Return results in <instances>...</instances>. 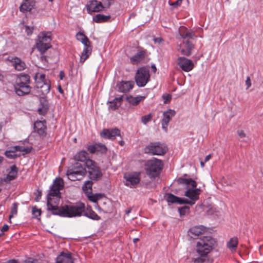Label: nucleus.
I'll return each mask as SVG.
<instances>
[{"label":"nucleus","mask_w":263,"mask_h":263,"mask_svg":"<svg viewBox=\"0 0 263 263\" xmlns=\"http://www.w3.org/2000/svg\"><path fill=\"white\" fill-rule=\"evenodd\" d=\"M216 243L215 240L211 236H205L198 239L196 242V251L199 257L193 259L194 263H211L208 254Z\"/></svg>","instance_id":"obj_1"},{"label":"nucleus","mask_w":263,"mask_h":263,"mask_svg":"<svg viewBox=\"0 0 263 263\" xmlns=\"http://www.w3.org/2000/svg\"><path fill=\"white\" fill-rule=\"evenodd\" d=\"M179 35L181 39L184 40L182 44L179 46L178 50L183 55L187 57L191 54L192 50L194 48V45L189 39H192L195 33L194 32L189 31L185 27H181L179 30Z\"/></svg>","instance_id":"obj_2"},{"label":"nucleus","mask_w":263,"mask_h":263,"mask_svg":"<svg viewBox=\"0 0 263 263\" xmlns=\"http://www.w3.org/2000/svg\"><path fill=\"white\" fill-rule=\"evenodd\" d=\"M178 184L185 185L186 191L184 195L190 199L191 201L195 202L199 199L200 190L197 189V183L192 179H187L180 177L177 180Z\"/></svg>","instance_id":"obj_3"},{"label":"nucleus","mask_w":263,"mask_h":263,"mask_svg":"<svg viewBox=\"0 0 263 263\" xmlns=\"http://www.w3.org/2000/svg\"><path fill=\"white\" fill-rule=\"evenodd\" d=\"M64 185L63 181L61 178H57L50 187V189L47 196V203L51 201L52 205H59L61 198L60 191Z\"/></svg>","instance_id":"obj_4"},{"label":"nucleus","mask_w":263,"mask_h":263,"mask_svg":"<svg viewBox=\"0 0 263 263\" xmlns=\"http://www.w3.org/2000/svg\"><path fill=\"white\" fill-rule=\"evenodd\" d=\"M86 170L83 165L76 162L67 170L66 175L68 178L73 181L81 180L86 175Z\"/></svg>","instance_id":"obj_5"},{"label":"nucleus","mask_w":263,"mask_h":263,"mask_svg":"<svg viewBox=\"0 0 263 263\" xmlns=\"http://www.w3.org/2000/svg\"><path fill=\"white\" fill-rule=\"evenodd\" d=\"M163 167L161 160L154 159L148 160L145 164V171L150 178H155L158 176Z\"/></svg>","instance_id":"obj_6"},{"label":"nucleus","mask_w":263,"mask_h":263,"mask_svg":"<svg viewBox=\"0 0 263 263\" xmlns=\"http://www.w3.org/2000/svg\"><path fill=\"white\" fill-rule=\"evenodd\" d=\"M84 210L85 204L82 202H79L73 205H65L64 217H73L81 216L83 215Z\"/></svg>","instance_id":"obj_7"},{"label":"nucleus","mask_w":263,"mask_h":263,"mask_svg":"<svg viewBox=\"0 0 263 263\" xmlns=\"http://www.w3.org/2000/svg\"><path fill=\"white\" fill-rule=\"evenodd\" d=\"M167 150L165 144L159 142L151 143L144 149L145 153L153 155H163L166 153Z\"/></svg>","instance_id":"obj_8"},{"label":"nucleus","mask_w":263,"mask_h":263,"mask_svg":"<svg viewBox=\"0 0 263 263\" xmlns=\"http://www.w3.org/2000/svg\"><path fill=\"white\" fill-rule=\"evenodd\" d=\"M149 71L145 67L139 68L135 76V81L139 87H144L149 81Z\"/></svg>","instance_id":"obj_9"},{"label":"nucleus","mask_w":263,"mask_h":263,"mask_svg":"<svg viewBox=\"0 0 263 263\" xmlns=\"http://www.w3.org/2000/svg\"><path fill=\"white\" fill-rule=\"evenodd\" d=\"M139 173H127L124 175L125 184L130 187H135L140 182Z\"/></svg>","instance_id":"obj_10"},{"label":"nucleus","mask_w":263,"mask_h":263,"mask_svg":"<svg viewBox=\"0 0 263 263\" xmlns=\"http://www.w3.org/2000/svg\"><path fill=\"white\" fill-rule=\"evenodd\" d=\"M14 87L16 93L19 96L27 95L31 91V87L29 84L18 81L17 80H16Z\"/></svg>","instance_id":"obj_11"},{"label":"nucleus","mask_w":263,"mask_h":263,"mask_svg":"<svg viewBox=\"0 0 263 263\" xmlns=\"http://www.w3.org/2000/svg\"><path fill=\"white\" fill-rule=\"evenodd\" d=\"M177 64L182 69V70L189 72L194 68L193 62L184 57H179L177 59Z\"/></svg>","instance_id":"obj_12"},{"label":"nucleus","mask_w":263,"mask_h":263,"mask_svg":"<svg viewBox=\"0 0 263 263\" xmlns=\"http://www.w3.org/2000/svg\"><path fill=\"white\" fill-rule=\"evenodd\" d=\"M100 135L103 138L113 140L117 136H120V130L117 128L104 129L100 133Z\"/></svg>","instance_id":"obj_13"},{"label":"nucleus","mask_w":263,"mask_h":263,"mask_svg":"<svg viewBox=\"0 0 263 263\" xmlns=\"http://www.w3.org/2000/svg\"><path fill=\"white\" fill-rule=\"evenodd\" d=\"M47 211L50 212L52 215L64 217L65 205L59 207L58 205H52L51 201H49V203H47Z\"/></svg>","instance_id":"obj_14"},{"label":"nucleus","mask_w":263,"mask_h":263,"mask_svg":"<svg viewBox=\"0 0 263 263\" xmlns=\"http://www.w3.org/2000/svg\"><path fill=\"white\" fill-rule=\"evenodd\" d=\"M87 149L91 154H104L107 152L106 146L100 143L88 146Z\"/></svg>","instance_id":"obj_15"},{"label":"nucleus","mask_w":263,"mask_h":263,"mask_svg":"<svg viewBox=\"0 0 263 263\" xmlns=\"http://www.w3.org/2000/svg\"><path fill=\"white\" fill-rule=\"evenodd\" d=\"M87 11L88 13L99 12L103 10L104 6L101 2L97 0H91L89 4L86 6Z\"/></svg>","instance_id":"obj_16"},{"label":"nucleus","mask_w":263,"mask_h":263,"mask_svg":"<svg viewBox=\"0 0 263 263\" xmlns=\"http://www.w3.org/2000/svg\"><path fill=\"white\" fill-rule=\"evenodd\" d=\"M175 114L176 111L172 109H168L167 111L164 112L163 114V118L162 120V127L165 132L167 131V127L169 122Z\"/></svg>","instance_id":"obj_17"},{"label":"nucleus","mask_w":263,"mask_h":263,"mask_svg":"<svg viewBox=\"0 0 263 263\" xmlns=\"http://www.w3.org/2000/svg\"><path fill=\"white\" fill-rule=\"evenodd\" d=\"M56 263H73L71 254L68 252H61L56 258Z\"/></svg>","instance_id":"obj_18"},{"label":"nucleus","mask_w":263,"mask_h":263,"mask_svg":"<svg viewBox=\"0 0 263 263\" xmlns=\"http://www.w3.org/2000/svg\"><path fill=\"white\" fill-rule=\"evenodd\" d=\"M134 85V82L133 81H122L117 84L116 87L118 91L125 92L132 89Z\"/></svg>","instance_id":"obj_19"},{"label":"nucleus","mask_w":263,"mask_h":263,"mask_svg":"<svg viewBox=\"0 0 263 263\" xmlns=\"http://www.w3.org/2000/svg\"><path fill=\"white\" fill-rule=\"evenodd\" d=\"M46 126L45 121H36L34 122V132L37 133L41 137H44L46 136Z\"/></svg>","instance_id":"obj_20"},{"label":"nucleus","mask_w":263,"mask_h":263,"mask_svg":"<svg viewBox=\"0 0 263 263\" xmlns=\"http://www.w3.org/2000/svg\"><path fill=\"white\" fill-rule=\"evenodd\" d=\"M8 59L16 70L22 71L26 67L25 63L18 57H15Z\"/></svg>","instance_id":"obj_21"},{"label":"nucleus","mask_w":263,"mask_h":263,"mask_svg":"<svg viewBox=\"0 0 263 263\" xmlns=\"http://www.w3.org/2000/svg\"><path fill=\"white\" fill-rule=\"evenodd\" d=\"M89 177L91 181H98L102 177V173L99 167H95L93 169L88 171Z\"/></svg>","instance_id":"obj_22"},{"label":"nucleus","mask_w":263,"mask_h":263,"mask_svg":"<svg viewBox=\"0 0 263 263\" xmlns=\"http://www.w3.org/2000/svg\"><path fill=\"white\" fill-rule=\"evenodd\" d=\"M204 231L205 229L203 226H195L190 229L189 235L192 238L195 239V237L203 234Z\"/></svg>","instance_id":"obj_23"},{"label":"nucleus","mask_w":263,"mask_h":263,"mask_svg":"<svg viewBox=\"0 0 263 263\" xmlns=\"http://www.w3.org/2000/svg\"><path fill=\"white\" fill-rule=\"evenodd\" d=\"M74 159L76 162H84V164L87 160H89V154L85 151H82L78 153L74 157Z\"/></svg>","instance_id":"obj_24"},{"label":"nucleus","mask_w":263,"mask_h":263,"mask_svg":"<svg viewBox=\"0 0 263 263\" xmlns=\"http://www.w3.org/2000/svg\"><path fill=\"white\" fill-rule=\"evenodd\" d=\"M34 80L35 82V87L37 88L42 87V86L48 81V80L45 79V74L40 73L35 74Z\"/></svg>","instance_id":"obj_25"},{"label":"nucleus","mask_w":263,"mask_h":263,"mask_svg":"<svg viewBox=\"0 0 263 263\" xmlns=\"http://www.w3.org/2000/svg\"><path fill=\"white\" fill-rule=\"evenodd\" d=\"M84 211L83 215L93 220H99L100 219V216L92 210L90 206H88L86 208H85Z\"/></svg>","instance_id":"obj_26"},{"label":"nucleus","mask_w":263,"mask_h":263,"mask_svg":"<svg viewBox=\"0 0 263 263\" xmlns=\"http://www.w3.org/2000/svg\"><path fill=\"white\" fill-rule=\"evenodd\" d=\"M34 6L33 1L27 0L23 3L20 7V10L22 12L30 11Z\"/></svg>","instance_id":"obj_27"},{"label":"nucleus","mask_w":263,"mask_h":263,"mask_svg":"<svg viewBox=\"0 0 263 263\" xmlns=\"http://www.w3.org/2000/svg\"><path fill=\"white\" fill-rule=\"evenodd\" d=\"M91 51L92 48L90 45L85 46L80 57V62L83 63L91 54Z\"/></svg>","instance_id":"obj_28"},{"label":"nucleus","mask_w":263,"mask_h":263,"mask_svg":"<svg viewBox=\"0 0 263 263\" xmlns=\"http://www.w3.org/2000/svg\"><path fill=\"white\" fill-rule=\"evenodd\" d=\"M145 53L144 51H138L134 56L130 58V62L133 64H136L143 60L145 58Z\"/></svg>","instance_id":"obj_29"},{"label":"nucleus","mask_w":263,"mask_h":263,"mask_svg":"<svg viewBox=\"0 0 263 263\" xmlns=\"http://www.w3.org/2000/svg\"><path fill=\"white\" fill-rule=\"evenodd\" d=\"M238 244V240L237 237L231 238L227 243V248L232 252L235 251Z\"/></svg>","instance_id":"obj_30"},{"label":"nucleus","mask_w":263,"mask_h":263,"mask_svg":"<svg viewBox=\"0 0 263 263\" xmlns=\"http://www.w3.org/2000/svg\"><path fill=\"white\" fill-rule=\"evenodd\" d=\"M123 96L118 98H115L112 101L109 102V108L113 110L117 109L121 104V101L123 100Z\"/></svg>","instance_id":"obj_31"},{"label":"nucleus","mask_w":263,"mask_h":263,"mask_svg":"<svg viewBox=\"0 0 263 263\" xmlns=\"http://www.w3.org/2000/svg\"><path fill=\"white\" fill-rule=\"evenodd\" d=\"M40 42L45 43L47 45H50L51 41L50 32H42L39 35V40Z\"/></svg>","instance_id":"obj_32"},{"label":"nucleus","mask_w":263,"mask_h":263,"mask_svg":"<svg viewBox=\"0 0 263 263\" xmlns=\"http://www.w3.org/2000/svg\"><path fill=\"white\" fill-rule=\"evenodd\" d=\"M110 19V15H104L102 14H98L93 18V21L97 23H100L109 22Z\"/></svg>","instance_id":"obj_33"},{"label":"nucleus","mask_w":263,"mask_h":263,"mask_svg":"<svg viewBox=\"0 0 263 263\" xmlns=\"http://www.w3.org/2000/svg\"><path fill=\"white\" fill-rule=\"evenodd\" d=\"M145 98V97L137 96L134 97L132 96H129L126 97V100L133 105H137L143 99Z\"/></svg>","instance_id":"obj_34"},{"label":"nucleus","mask_w":263,"mask_h":263,"mask_svg":"<svg viewBox=\"0 0 263 263\" xmlns=\"http://www.w3.org/2000/svg\"><path fill=\"white\" fill-rule=\"evenodd\" d=\"M76 37L77 40L83 44L84 46L90 45V42L84 33L79 32L77 33Z\"/></svg>","instance_id":"obj_35"},{"label":"nucleus","mask_w":263,"mask_h":263,"mask_svg":"<svg viewBox=\"0 0 263 263\" xmlns=\"http://www.w3.org/2000/svg\"><path fill=\"white\" fill-rule=\"evenodd\" d=\"M93 184L92 181L88 180L85 182L82 186L83 191L86 194H90L92 192V186Z\"/></svg>","instance_id":"obj_36"},{"label":"nucleus","mask_w":263,"mask_h":263,"mask_svg":"<svg viewBox=\"0 0 263 263\" xmlns=\"http://www.w3.org/2000/svg\"><path fill=\"white\" fill-rule=\"evenodd\" d=\"M36 48L40 51V52L43 54L46 52V51L49 49L50 47V45H47L45 43L40 42L38 41L36 44Z\"/></svg>","instance_id":"obj_37"},{"label":"nucleus","mask_w":263,"mask_h":263,"mask_svg":"<svg viewBox=\"0 0 263 263\" xmlns=\"http://www.w3.org/2000/svg\"><path fill=\"white\" fill-rule=\"evenodd\" d=\"M179 200L180 197L175 196L171 193H168L166 195V200L168 202L179 204Z\"/></svg>","instance_id":"obj_38"},{"label":"nucleus","mask_w":263,"mask_h":263,"mask_svg":"<svg viewBox=\"0 0 263 263\" xmlns=\"http://www.w3.org/2000/svg\"><path fill=\"white\" fill-rule=\"evenodd\" d=\"M87 196L89 200L93 202H96L99 199H100L102 195L101 194H93L92 193L87 194Z\"/></svg>","instance_id":"obj_39"},{"label":"nucleus","mask_w":263,"mask_h":263,"mask_svg":"<svg viewBox=\"0 0 263 263\" xmlns=\"http://www.w3.org/2000/svg\"><path fill=\"white\" fill-rule=\"evenodd\" d=\"M18 81L22 82L29 84L30 83V77L27 74H21L16 79Z\"/></svg>","instance_id":"obj_40"},{"label":"nucleus","mask_w":263,"mask_h":263,"mask_svg":"<svg viewBox=\"0 0 263 263\" xmlns=\"http://www.w3.org/2000/svg\"><path fill=\"white\" fill-rule=\"evenodd\" d=\"M85 165L87 167L88 171L91 170V169L92 170L95 167H99L97 163L90 159L86 161Z\"/></svg>","instance_id":"obj_41"},{"label":"nucleus","mask_w":263,"mask_h":263,"mask_svg":"<svg viewBox=\"0 0 263 263\" xmlns=\"http://www.w3.org/2000/svg\"><path fill=\"white\" fill-rule=\"evenodd\" d=\"M41 89V91L43 95H45L48 93L50 89V85L49 83L47 81L45 83L42 87H39Z\"/></svg>","instance_id":"obj_42"},{"label":"nucleus","mask_w":263,"mask_h":263,"mask_svg":"<svg viewBox=\"0 0 263 263\" xmlns=\"http://www.w3.org/2000/svg\"><path fill=\"white\" fill-rule=\"evenodd\" d=\"M178 212L181 216H184L190 212V207L186 205L178 208Z\"/></svg>","instance_id":"obj_43"},{"label":"nucleus","mask_w":263,"mask_h":263,"mask_svg":"<svg viewBox=\"0 0 263 263\" xmlns=\"http://www.w3.org/2000/svg\"><path fill=\"white\" fill-rule=\"evenodd\" d=\"M32 147L31 146L30 147H25L23 146H19L18 151L22 152L23 155L29 154L31 152Z\"/></svg>","instance_id":"obj_44"},{"label":"nucleus","mask_w":263,"mask_h":263,"mask_svg":"<svg viewBox=\"0 0 263 263\" xmlns=\"http://www.w3.org/2000/svg\"><path fill=\"white\" fill-rule=\"evenodd\" d=\"M152 118V114L149 113V114L142 116L141 117V121L144 124H146L149 122Z\"/></svg>","instance_id":"obj_45"},{"label":"nucleus","mask_w":263,"mask_h":263,"mask_svg":"<svg viewBox=\"0 0 263 263\" xmlns=\"http://www.w3.org/2000/svg\"><path fill=\"white\" fill-rule=\"evenodd\" d=\"M17 203H14L12 204V206L11 208V214L9 216V218L11 219L14 215L17 214Z\"/></svg>","instance_id":"obj_46"},{"label":"nucleus","mask_w":263,"mask_h":263,"mask_svg":"<svg viewBox=\"0 0 263 263\" xmlns=\"http://www.w3.org/2000/svg\"><path fill=\"white\" fill-rule=\"evenodd\" d=\"M179 204H189L191 205H192L195 204V202H193V201H191L190 200H189L185 198H180V200H179Z\"/></svg>","instance_id":"obj_47"},{"label":"nucleus","mask_w":263,"mask_h":263,"mask_svg":"<svg viewBox=\"0 0 263 263\" xmlns=\"http://www.w3.org/2000/svg\"><path fill=\"white\" fill-rule=\"evenodd\" d=\"M41 210L37 209L35 206L32 207V213L35 217H37L41 214Z\"/></svg>","instance_id":"obj_48"},{"label":"nucleus","mask_w":263,"mask_h":263,"mask_svg":"<svg viewBox=\"0 0 263 263\" xmlns=\"http://www.w3.org/2000/svg\"><path fill=\"white\" fill-rule=\"evenodd\" d=\"M17 173V168L15 165H12L11 167V171L9 172V174H11L13 176L16 177Z\"/></svg>","instance_id":"obj_49"},{"label":"nucleus","mask_w":263,"mask_h":263,"mask_svg":"<svg viewBox=\"0 0 263 263\" xmlns=\"http://www.w3.org/2000/svg\"><path fill=\"white\" fill-rule=\"evenodd\" d=\"M5 155L9 159H15L17 157V155L15 154L11 153L10 152L6 151L5 153Z\"/></svg>","instance_id":"obj_50"},{"label":"nucleus","mask_w":263,"mask_h":263,"mask_svg":"<svg viewBox=\"0 0 263 263\" xmlns=\"http://www.w3.org/2000/svg\"><path fill=\"white\" fill-rule=\"evenodd\" d=\"M153 41L155 44H158L159 45H161L164 42V40L160 37H155L153 39Z\"/></svg>","instance_id":"obj_51"},{"label":"nucleus","mask_w":263,"mask_h":263,"mask_svg":"<svg viewBox=\"0 0 263 263\" xmlns=\"http://www.w3.org/2000/svg\"><path fill=\"white\" fill-rule=\"evenodd\" d=\"M48 109V107L46 105H44L42 108H40L38 109V111L40 114L43 115L47 112Z\"/></svg>","instance_id":"obj_52"},{"label":"nucleus","mask_w":263,"mask_h":263,"mask_svg":"<svg viewBox=\"0 0 263 263\" xmlns=\"http://www.w3.org/2000/svg\"><path fill=\"white\" fill-rule=\"evenodd\" d=\"M26 32L27 35H30L32 33V30L34 29V27H30L29 26H25Z\"/></svg>","instance_id":"obj_53"},{"label":"nucleus","mask_w":263,"mask_h":263,"mask_svg":"<svg viewBox=\"0 0 263 263\" xmlns=\"http://www.w3.org/2000/svg\"><path fill=\"white\" fill-rule=\"evenodd\" d=\"M162 98L164 100V102L166 103L171 100L172 96L170 94H164L162 96Z\"/></svg>","instance_id":"obj_54"},{"label":"nucleus","mask_w":263,"mask_h":263,"mask_svg":"<svg viewBox=\"0 0 263 263\" xmlns=\"http://www.w3.org/2000/svg\"><path fill=\"white\" fill-rule=\"evenodd\" d=\"M182 0H177L176 2L172 3H170V5L173 6L174 8H177L178 6H180Z\"/></svg>","instance_id":"obj_55"},{"label":"nucleus","mask_w":263,"mask_h":263,"mask_svg":"<svg viewBox=\"0 0 263 263\" xmlns=\"http://www.w3.org/2000/svg\"><path fill=\"white\" fill-rule=\"evenodd\" d=\"M18 149H19V146L17 145V146H13V147H11L9 150L6 151L10 152V153H11L15 154V153L16 152L18 151Z\"/></svg>","instance_id":"obj_56"},{"label":"nucleus","mask_w":263,"mask_h":263,"mask_svg":"<svg viewBox=\"0 0 263 263\" xmlns=\"http://www.w3.org/2000/svg\"><path fill=\"white\" fill-rule=\"evenodd\" d=\"M23 263H37V260L32 258H29L24 260Z\"/></svg>","instance_id":"obj_57"},{"label":"nucleus","mask_w":263,"mask_h":263,"mask_svg":"<svg viewBox=\"0 0 263 263\" xmlns=\"http://www.w3.org/2000/svg\"><path fill=\"white\" fill-rule=\"evenodd\" d=\"M15 178H16V176H13L11 174H8L6 177V180L10 181L14 180Z\"/></svg>","instance_id":"obj_58"},{"label":"nucleus","mask_w":263,"mask_h":263,"mask_svg":"<svg viewBox=\"0 0 263 263\" xmlns=\"http://www.w3.org/2000/svg\"><path fill=\"white\" fill-rule=\"evenodd\" d=\"M237 134L240 138H244L246 137V134L242 130H238Z\"/></svg>","instance_id":"obj_59"},{"label":"nucleus","mask_w":263,"mask_h":263,"mask_svg":"<svg viewBox=\"0 0 263 263\" xmlns=\"http://www.w3.org/2000/svg\"><path fill=\"white\" fill-rule=\"evenodd\" d=\"M246 84L247 86V89L249 88L251 85V80L249 77H248L246 80Z\"/></svg>","instance_id":"obj_60"},{"label":"nucleus","mask_w":263,"mask_h":263,"mask_svg":"<svg viewBox=\"0 0 263 263\" xmlns=\"http://www.w3.org/2000/svg\"><path fill=\"white\" fill-rule=\"evenodd\" d=\"M8 229H9V226L7 224H5L1 228V231L6 232L8 230Z\"/></svg>","instance_id":"obj_61"},{"label":"nucleus","mask_w":263,"mask_h":263,"mask_svg":"<svg viewBox=\"0 0 263 263\" xmlns=\"http://www.w3.org/2000/svg\"><path fill=\"white\" fill-rule=\"evenodd\" d=\"M65 77V73L63 71H61L60 72V78L61 80H63Z\"/></svg>","instance_id":"obj_62"},{"label":"nucleus","mask_w":263,"mask_h":263,"mask_svg":"<svg viewBox=\"0 0 263 263\" xmlns=\"http://www.w3.org/2000/svg\"><path fill=\"white\" fill-rule=\"evenodd\" d=\"M111 4V2H108L107 3H104V8H109Z\"/></svg>","instance_id":"obj_63"},{"label":"nucleus","mask_w":263,"mask_h":263,"mask_svg":"<svg viewBox=\"0 0 263 263\" xmlns=\"http://www.w3.org/2000/svg\"><path fill=\"white\" fill-rule=\"evenodd\" d=\"M211 158V154L207 155L205 157V158L204 162L208 161Z\"/></svg>","instance_id":"obj_64"}]
</instances>
